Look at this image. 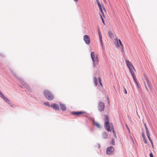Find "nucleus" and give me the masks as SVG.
Returning <instances> with one entry per match:
<instances>
[{
    "label": "nucleus",
    "mask_w": 157,
    "mask_h": 157,
    "mask_svg": "<svg viewBox=\"0 0 157 157\" xmlns=\"http://www.w3.org/2000/svg\"><path fill=\"white\" fill-rule=\"evenodd\" d=\"M114 151V149L113 147L110 146L108 147L106 149V154L109 155L113 154Z\"/></svg>",
    "instance_id": "5"
},
{
    "label": "nucleus",
    "mask_w": 157,
    "mask_h": 157,
    "mask_svg": "<svg viewBox=\"0 0 157 157\" xmlns=\"http://www.w3.org/2000/svg\"><path fill=\"white\" fill-rule=\"evenodd\" d=\"M103 135H104V136H105V138H106L107 136V135L105 132H104L103 133Z\"/></svg>",
    "instance_id": "29"
},
{
    "label": "nucleus",
    "mask_w": 157,
    "mask_h": 157,
    "mask_svg": "<svg viewBox=\"0 0 157 157\" xmlns=\"http://www.w3.org/2000/svg\"><path fill=\"white\" fill-rule=\"evenodd\" d=\"M144 77L145 79L146 80L147 82V81H148L146 75L145 73L144 74Z\"/></svg>",
    "instance_id": "21"
},
{
    "label": "nucleus",
    "mask_w": 157,
    "mask_h": 157,
    "mask_svg": "<svg viewBox=\"0 0 157 157\" xmlns=\"http://www.w3.org/2000/svg\"><path fill=\"white\" fill-rule=\"evenodd\" d=\"M117 47H119V45H118V44L117 45Z\"/></svg>",
    "instance_id": "43"
},
{
    "label": "nucleus",
    "mask_w": 157,
    "mask_h": 157,
    "mask_svg": "<svg viewBox=\"0 0 157 157\" xmlns=\"http://www.w3.org/2000/svg\"><path fill=\"white\" fill-rule=\"evenodd\" d=\"M91 58L93 63L94 67H95L98 63V57L95 54L94 52H92L90 54Z\"/></svg>",
    "instance_id": "2"
},
{
    "label": "nucleus",
    "mask_w": 157,
    "mask_h": 157,
    "mask_svg": "<svg viewBox=\"0 0 157 157\" xmlns=\"http://www.w3.org/2000/svg\"><path fill=\"white\" fill-rule=\"evenodd\" d=\"M51 106L53 107L54 109L56 110L59 109V105L57 104H52L51 105Z\"/></svg>",
    "instance_id": "9"
},
{
    "label": "nucleus",
    "mask_w": 157,
    "mask_h": 157,
    "mask_svg": "<svg viewBox=\"0 0 157 157\" xmlns=\"http://www.w3.org/2000/svg\"><path fill=\"white\" fill-rule=\"evenodd\" d=\"M145 128V129H146V131H148V129H147V127H146V128Z\"/></svg>",
    "instance_id": "38"
},
{
    "label": "nucleus",
    "mask_w": 157,
    "mask_h": 157,
    "mask_svg": "<svg viewBox=\"0 0 157 157\" xmlns=\"http://www.w3.org/2000/svg\"><path fill=\"white\" fill-rule=\"evenodd\" d=\"M99 7V8L100 11V12L101 13V14L104 16V13H103V11L102 10V9L101 6L100 7Z\"/></svg>",
    "instance_id": "17"
},
{
    "label": "nucleus",
    "mask_w": 157,
    "mask_h": 157,
    "mask_svg": "<svg viewBox=\"0 0 157 157\" xmlns=\"http://www.w3.org/2000/svg\"><path fill=\"white\" fill-rule=\"evenodd\" d=\"M107 99L108 100V104H109V98L108 97H107Z\"/></svg>",
    "instance_id": "37"
},
{
    "label": "nucleus",
    "mask_w": 157,
    "mask_h": 157,
    "mask_svg": "<svg viewBox=\"0 0 157 157\" xmlns=\"http://www.w3.org/2000/svg\"><path fill=\"white\" fill-rule=\"evenodd\" d=\"M148 86L149 89L150 90H152V88L151 86V85L149 81H147V82Z\"/></svg>",
    "instance_id": "16"
},
{
    "label": "nucleus",
    "mask_w": 157,
    "mask_h": 157,
    "mask_svg": "<svg viewBox=\"0 0 157 157\" xmlns=\"http://www.w3.org/2000/svg\"><path fill=\"white\" fill-rule=\"evenodd\" d=\"M151 145L152 146V148L153 149L154 148V145H153V143H151Z\"/></svg>",
    "instance_id": "34"
},
{
    "label": "nucleus",
    "mask_w": 157,
    "mask_h": 157,
    "mask_svg": "<svg viewBox=\"0 0 157 157\" xmlns=\"http://www.w3.org/2000/svg\"><path fill=\"white\" fill-rule=\"evenodd\" d=\"M118 41L119 42V43L120 44V45L121 46V52H124V46H123V44H122L121 41L120 40V39H119L118 40Z\"/></svg>",
    "instance_id": "13"
},
{
    "label": "nucleus",
    "mask_w": 157,
    "mask_h": 157,
    "mask_svg": "<svg viewBox=\"0 0 157 157\" xmlns=\"http://www.w3.org/2000/svg\"><path fill=\"white\" fill-rule=\"evenodd\" d=\"M44 104L46 106H50V105L49 103L48 102H46L44 103Z\"/></svg>",
    "instance_id": "24"
},
{
    "label": "nucleus",
    "mask_w": 157,
    "mask_h": 157,
    "mask_svg": "<svg viewBox=\"0 0 157 157\" xmlns=\"http://www.w3.org/2000/svg\"><path fill=\"white\" fill-rule=\"evenodd\" d=\"M59 104L61 109L63 111H65L66 109V107L65 104L61 103Z\"/></svg>",
    "instance_id": "12"
},
{
    "label": "nucleus",
    "mask_w": 157,
    "mask_h": 157,
    "mask_svg": "<svg viewBox=\"0 0 157 157\" xmlns=\"http://www.w3.org/2000/svg\"><path fill=\"white\" fill-rule=\"evenodd\" d=\"M148 139H149V140L150 141V142L151 143H152V140H151V139L150 138V137H149V138H148Z\"/></svg>",
    "instance_id": "33"
},
{
    "label": "nucleus",
    "mask_w": 157,
    "mask_h": 157,
    "mask_svg": "<svg viewBox=\"0 0 157 157\" xmlns=\"http://www.w3.org/2000/svg\"><path fill=\"white\" fill-rule=\"evenodd\" d=\"M127 129H128V131H130V130H129V129L128 128V126H127Z\"/></svg>",
    "instance_id": "40"
},
{
    "label": "nucleus",
    "mask_w": 157,
    "mask_h": 157,
    "mask_svg": "<svg viewBox=\"0 0 157 157\" xmlns=\"http://www.w3.org/2000/svg\"><path fill=\"white\" fill-rule=\"evenodd\" d=\"M98 35L99 37L100 40V43L101 45H102V35H101V32L100 31L99 29H98Z\"/></svg>",
    "instance_id": "11"
},
{
    "label": "nucleus",
    "mask_w": 157,
    "mask_h": 157,
    "mask_svg": "<svg viewBox=\"0 0 157 157\" xmlns=\"http://www.w3.org/2000/svg\"><path fill=\"white\" fill-rule=\"evenodd\" d=\"M0 97H1L5 101L8 99V98L5 97L3 94L1 95Z\"/></svg>",
    "instance_id": "18"
},
{
    "label": "nucleus",
    "mask_w": 157,
    "mask_h": 157,
    "mask_svg": "<svg viewBox=\"0 0 157 157\" xmlns=\"http://www.w3.org/2000/svg\"><path fill=\"white\" fill-rule=\"evenodd\" d=\"M105 126L106 129V130L109 132H111L112 130L114 136H115V132L114 130L113 124L112 123L110 124H109V119L107 115H105Z\"/></svg>",
    "instance_id": "1"
},
{
    "label": "nucleus",
    "mask_w": 157,
    "mask_h": 157,
    "mask_svg": "<svg viewBox=\"0 0 157 157\" xmlns=\"http://www.w3.org/2000/svg\"><path fill=\"white\" fill-rule=\"evenodd\" d=\"M97 3H98V0H97Z\"/></svg>",
    "instance_id": "45"
},
{
    "label": "nucleus",
    "mask_w": 157,
    "mask_h": 157,
    "mask_svg": "<svg viewBox=\"0 0 157 157\" xmlns=\"http://www.w3.org/2000/svg\"><path fill=\"white\" fill-rule=\"evenodd\" d=\"M74 0L76 2H77L78 1V0Z\"/></svg>",
    "instance_id": "41"
},
{
    "label": "nucleus",
    "mask_w": 157,
    "mask_h": 157,
    "mask_svg": "<svg viewBox=\"0 0 157 157\" xmlns=\"http://www.w3.org/2000/svg\"><path fill=\"white\" fill-rule=\"evenodd\" d=\"M144 85L146 88V89L148 91V89L147 88V87L146 84L145 82H144Z\"/></svg>",
    "instance_id": "27"
},
{
    "label": "nucleus",
    "mask_w": 157,
    "mask_h": 157,
    "mask_svg": "<svg viewBox=\"0 0 157 157\" xmlns=\"http://www.w3.org/2000/svg\"><path fill=\"white\" fill-rule=\"evenodd\" d=\"M98 35L99 37L100 40V43L101 45H102V35H101V32L100 31L99 29H98Z\"/></svg>",
    "instance_id": "10"
},
{
    "label": "nucleus",
    "mask_w": 157,
    "mask_h": 157,
    "mask_svg": "<svg viewBox=\"0 0 157 157\" xmlns=\"http://www.w3.org/2000/svg\"><path fill=\"white\" fill-rule=\"evenodd\" d=\"M3 94L0 91V96H1V95H2Z\"/></svg>",
    "instance_id": "39"
},
{
    "label": "nucleus",
    "mask_w": 157,
    "mask_h": 157,
    "mask_svg": "<svg viewBox=\"0 0 157 157\" xmlns=\"http://www.w3.org/2000/svg\"><path fill=\"white\" fill-rule=\"evenodd\" d=\"M143 140H144V142L145 144H147V141H146V140L145 137L144 138H143Z\"/></svg>",
    "instance_id": "28"
},
{
    "label": "nucleus",
    "mask_w": 157,
    "mask_h": 157,
    "mask_svg": "<svg viewBox=\"0 0 157 157\" xmlns=\"http://www.w3.org/2000/svg\"><path fill=\"white\" fill-rule=\"evenodd\" d=\"M105 108V105L103 102H100L98 103V109L99 111L101 112L103 111Z\"/></svg>",
    "instance_id": "6"
},
{
    "label": "nucleus",
    "mask_w": 157,
    "mask_h": 157,
    "mask_svg": "<svg viewBox=\"0 0 157 157\" xmlns=\"http://www.w3.org/2000/svg\"><path fill=\"white\" fill-rule=\"evenodd\" d=\"M117 42L118 43V40H117Z\"/></svg>",
    "instance_id": "46"
},
{
    "label": "nucleus",
    "mask_w": 157,
    "mask_h": 157,
    "mask_svg": "<svg viewBox=\"0 0 157 157\" xmlns=\"http://www.w3.org/2000/svg\"><path fill=\"white\" fill-rule=\"evenodd\" d=\"M98 81H99V83H100V85L101 86H102V84L101 83V78L100 77H98Z\"/></svg>",
    "instance_id": "22"
},
{
    "label": "nucleus",
    "mask_w": 157,
    "mask_h": 157,
    "mask_svg": "<svg viewBox=\"0 0 157 157\" xmlns=\"http://www.w3.org/2000/svg\"><path fill=\"white\" fill-rule=\"evenodd\" d=\"M123 88H124V93L126 94H127V91L126 89L124 87H123Z\"/></svg>",
    "instance_id": "26"
},
{
    "label": "nucleus",
    "mask_w": 157,
    "mask_h": 157,
    "mask_svg": "<svg viewBox=\"0 0 157 157\" xmlns=\"http://www.w3.org/2000/svg\"><path fill=\"white\" fill-rule=\"evenodd\" d=\"M97 3H98V0H97Z\"/></svg>",
    "instance_id": "44"
},
{
    "label": "nucleus",
    "mask_w": 157,
    "mask_h": 157,
    "mask_svg": "<svg viewBox=\"0 0 157 157\" xmlns=\"http://www.w3.org/2000/svg\"><path fill=\"white\" fill-rule=\"evenodd\" d=\"M98 7H100V6H101V5L99 2H98Z\"/></svg>",
    "instance_id": "36"
},
{
    "label": "nucleus",
    "mask_w": 157,
    "mask_h": 157,
    "mask_svg": "<svg viewBox=\"0 0 157 157\" xmlns=\"http://www.w3.org/2000/svg\"><path fill=\"white\" fill-rule=\"evenodd\" d=\"M85 113L86 112L84 111L73 112L72 113V114L75 115H78Z\"/></svg>",
    "instance_id": "8"
},
{
    "label": "nucleus",
    "mask_w": 157,
    "mask_h": 157,
    "mask_svg": "<svg viewBox=\"0 0 157 157\" xmlns=\"http://www.w3.org/2000/svg\"><path fill=\"white\" fill-rule=\"evenodd\" d=\"M8 104L11 106H12V107H13V106L14 105L13 104H12V103H11L10 102V103H9V104Z\"/></svg>",
    "instance_id": "31"
},
{
    "label": "nucleus",
    "mask_w": 157,
    "mask_h": 157,
    "mask_svg": "<svg viewBox=\"0 0 157 157\" xmlns=\"http://www.w3.org/2000/svg\"><path fill=\"white\" fill-rule=\"evenodd\" d=\"M142 137L143 138H144L145 137V136L143 133H142Z\"/></svg>",
    "instance_id": "35"
},
{
    "label": "nucleus",
    "mask_w": 157,
    "mask_h": 157,
    "mask_svg": "<svg viewBox=\"0 0 157 157\" xmlns=\"http://www.w3.org/2000/svg\"><path fill=\"white\" fill-rule=\"evenodd\" d=\"M146 133L147 135V137L148 138H149L150 137V134L148 132V131H146Z\"/></svg>",
    "instance_id": "23"
},
{
    "label": "nucleus",
    "mask_w": 157,
    "mask_h": 157,
    "mask_svg": "<svg viewBox=\"0 0 157 157\" xmlns=\"http://www.w3.org/2000/svg\"><path fill=\"white\" fill-rule=\"evenodd\" d=\"M144 125H145V128H146V127H147V126H146V124H144Z\"/></svg>",
    "instance_id": "42"
},
{
    "label": "nucleus",
    "mask_w": 157,
    "mask_h": 157,
    "mask_svg": "<svg viewBox=\"0 0 157 157\" xmlns=\"http://www.w3.org/2000/svg\"><path fill=\"white\" fill-rule=\"evenodd\" d=\"M44 95L47 99L49 100H52L54 98L53 94L50 91L48 90H45L44 91Z\"/></svg>",
    "instance_id": "3"
},
{
    "label": "nucleus",
    "mask_w": 157,
    "mask_h": 157,
    "mask_svg": "<svg viewBox=\"0 0 157 157\" xmlns=\"http://www.w3.org/2000/svg\"><path fill=\"white\" fill-rule=\"evenodd\" d=\"M110 144L113 145H115V140L114 138L112 139V141L110 143Z\"/></svg>",
    "instance_id": "19"
},
{
    "label": "nucleus",
    "mask_w": 157,
    "mask_h": 157,
    "mask_svg": "<svg viewBox=\"0 0 157 157\" xmlns=\"http://www.w3.org/2000/svg\"><path fill=\"white\" fill-rule=\"evenodd\" d=\"M126 63L127 66L129 69L131 73L134 72L133 70H135L133 67L132 63L128 60H126Z\"/></svg>",
    "instance_id": "4"
},
{
    "label": "nucleus",
    "mask_w": 157,
    "mask_h": 157,
    "mask_svg": "<svg viewBox=\"0 0 157 157\" xmlns=\"http://www.w3.org/2000/svg\"><path fill=\"white\" fill-rule=\"evenodd\" d=\"M94 82L95 85L97 86L98 84V80L97 78L95 77H94Z\"/></svg>",
    "instance_id": "14"
},
{
    "label": "nucleus",
    "mask_w": 157,
    "mask_h": 157,
    "mask_svg": "<svg viewBox=\"0 0 157 157\" xmlns=\"http://www.w3.org/2000/svg\"><path fill=\"white\" fill-rule=\"evenodd\" d=\"M100 17H101V20H102V21L103 23V24H104V25H105V23H104V20H103V17H102V15H100Z\"/></svg>",
    "instance_id": "25"
},
{
    "label": "nucleus",
    "mask_w": 157,
    "mask_h": 157,
    "mask_svg": "<svg viewBox=\"0 0 157 157\" xmlns=\"http://www.w3.org/2000/svg\"><path fill=\"white\" fill-rule=\"evenodd\" d=\"M150 157H154L153 156V155L152 153H151L150 154Z\"/></svg>",
    "instance_id": "32"
},
{
    "label": "nucleus",
    "mask_w": 157,
    "mask_h": 157,
    "mask_svg": "<svg viewBox=\"0 0 157 157\" xmlns=\"http://www.w3.org/2000/svg\"><path fill=\"white\" fill-rule=\"evenodd\" d=\"M6 101L8 103V104H9V103H10V101L8 99H7V100H6Z\"/></svg>",
    "instance_id": "30"
},
{
    "label": "nucleus",
    "mask_w": 157,
    "mask_h": 157,
    "mask_svg": "<svg viewBox=\"0 0 157 157\" xmlns=\"http://www.w3.org/2000/svg\"><path fill=\"white\" fill-rule=\"evenodd\" d=\"M83 39L85 43L87 44H89L90 42V39L87 35H85L83 37Z\"/></svg>",
    "instance_id": "7"
},
{
    "label": "nucleus",
    "mask_w": 157,
    "mask_h": 157,
    "mask_svg": "<svg viewBox=\"0 0 157 157\" xmlns=\"http://www.w3.org/2000/svg\"><path fill=\"white\" fill-rule=\"evenodd\" d=\"M94 124L96 125L98 128H100L101 127L100 124L97 123L95 122L94 123Z\"/></svg>",
    "instance_id": "20"
},
{
    "label": "nucleus",
    "mask_w": 157,
    "mask_h": 157,
    "mask_svg": "<svg viewBox=\"0 0 157 157\" xmlns=\"http://www.w3.org/2000/svg\"><path fill=\"white\" fill-rule=\"evenodd\" d=\"M133 78V79H134V80L135 81V82H136V84L137 83V82L136 81V80L135 78V76H134V72H132V73H131Z\"/></svg>",
    "instance_id": "15"
}]
</instances>
